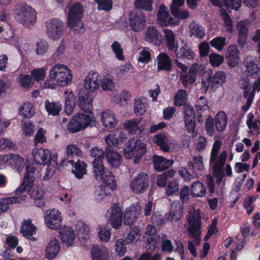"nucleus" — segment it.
Here are the masks:
<instances>
[{"label": "nucleus", "mask_w": 260, "mask_h": 260, "mask_svg": "<svg viewBox=\"0 0 260 260\" xmlns=\"http://www.w3.org/2000/svg\"><path fill=\"white\" fill-rule=\"evenodd\" d=\"M73 78L72 72L67 66L56 63L49 71L48 78L52 84L45 82L43 88H52L53 85L64 87L71 83Z\"/></svg>", "instance_id": "f257e3e1"}, {"label": "nucleus", "mask_w": 260, "mask_h": 260, "mask_svg": "<svg viewBox=\"0 0 260 260\" xmlns=\"http://www.w3.org/2000/svg\"><path fill=\"white\" fill-rule=\"evenodd\" d=\"M83 13V7L79 3H75L70 8L67 24L75 34H78L85 31V27L81 21Z\"/></svg>", "instance_id": "f03ea898"}, {"label": "nucleus", "mask_w": 260, "mask_h": 260, "mask_svg": "<svg viewBox=\"0 0 260 260\" xmlns=\"http://www.w3.org/2000/svg\"><path fill=\"white\" fill-rule=\"evenodd\" d=\"M101 179L96 180L102 181L103 184L95 187L94 196L98 202H101L105 197L110 194L111 191L116 188V183L112 173L107 171L106 173H102Z\"/></svg>", "instance_id": "7ed1b4c3"}, {"label": "nucleus", "mask_w": 260, "mask_h": 260, "mask_svg": "<svg viewBox=\"0 0 260 260\" xmlns=\"http://www.w3.org/2000/svg\"><path fill=\"white\" fill-rule=\"evenodd\" d=\"M15 14L16 19L26 27L34 25L37 20V12L24 3L17 5Z\"/></svg>", "instance_id": "20e7f679"}, {"label": "nucleus", "mask_w": 260, "mask_h": 260, "mask_svg": "<svg viewBox=\"0 0 260 260\" xmlns=\"http://www.w3.org/2000/svg\"><path fill=\"white\" fill-rule=\"evenodd\" d=\"M144 143L137 138L128 140L126 144L124 156L126 159H133L135 164H138L146 153Z\"/></svg>", "instance_id": "39448f33"}, {"label": "nucleus", "mask_w": 260, "mask_h": 260, "mask_svg": "<svg viewBox=\"0 0 260 260\" xmlns=\"http://www.w3.org/2000/svg\"><path fill=\"white\" fill-rule=\"evenodd\" d=\"M188 226L187 230L189 237L194 239V243L199 245L200 242L201 234V216L200 211L198 209L191 210L187 219Z\"/></svg>", "instance_id": "423d86ee"}, {"label": "nucleus", "mask_w": 260, "mask_h": 260, "mask_svg": "<svg viewBox=\"0 0 260 260\" xmlns=\"http://www.w3.org/2000/svg\"><path fill=\"white\" fill-rule=\"evenodd\" d=\"M92 112H79L75 115L68 124V129L71 133H76L87 127L92 121Z\"/></svg>", "instance_id": "0eeeda50"}, {"label": "nucleus", "mask_w": 260, "mask_h": 260, "mask_svg": "<svg viewBox=\"0 0 260 260\" xmlns=\"http://www.w3.org/2000/svg\"><path fill=\"white\" fill-rule=\"evenodd\" d=\"M226 81L227 76L225 73L222 71H217L213 76L203 78L202 87L205 92L208 91L210 87L211 90L215 91L219 87L225 84Z\"/></svg>", "instance_id": "6e6552de"}, {"label": "nucleus", "mask_w": 260, "mask_h": 260, "mask_svg": "<svg viewBox=\"0 0 260 260\" xmlns=\"http://www.w3.org/2000/svg\"><path fill=\"white\" fill-rule=\"evenodd\" d=\"M128 21L130 28L136 32H141L146 26V16L144 13L141 11H131L128 13Z\"/></svg>", "instance_id": "1a4fd4ad"}, {"label": "nucleus", "mask_w": 260, "mask_h": 260, "mask_svg": "<svg viewBox=\"0 0 260 260\" xmlns=\"http://www.w3.org/2000/svg\"><path fill=\"white\" fill-rule=\"evenodd\" d=\"M149 185V178L147 174L140 172L135 176L131 180L129 188L136 194H142L145 192Z\"/></svg>", "instance_id": "9d476101"}, {"label": "nucleus", "mask_w": 260, "mask_h": 260, "mask_svg": "<svg viewBox=\"0 0 260 260\" xmlns=\"http://www.w3.org/2000/svg\"><path fill=\"white\" fill-rule=\"evenodd\" d=\"M222 146V142L219 140H215L212 146L210 157V165L213 164L214 167L219 168L225 164L228 155L226 151H223L218 155Z\"/></svg>", "instance_id": "9b49d317"}, {"label": "nucleus", "mask_w": 260, "mask_h": 260, "mask_svg": "<svg viewBox=\"0 0 260 260\" xmlns=\"http://www.w3.org/2000/svg\"><path fill=\"white\" fill-rule=\"evenodd\" d=\"M91 155L94 158L92 161L93 173L95 178L101 179L102 173H106L108 170L105 168L102 161V158L104 157V153L103 150L98 147H94L91 149Z\"/></svg>", "instance_id": "f8f14e48"}, {"label": "nucleus", "mask_w": 260, "mask_h": 260, "mask_svg": "<svg viewBox=\"0 0 260 260\" xmlns=\"http://www.w3.org/2000/svg\"><path fill=\"white\" fill-rule=\"evenodd\" d=\"M46 32L48 38L58 40L64 32V24L57 19H50L46 22Z\"/></svg>", "instance_id": "ddd939ff"}, {"label": "nucleus", "mask_w": 260, "mask_h": 260, "mask_svg": "<svg viewBox=\"0 0 260 260\" xmlns=\"http://www.w3.org/2000/svg\"><path fill=\"white\" fill-rule=\"evenodd\" d=\"M157 22L161 26H176L180 21L171 16L169 10L164 4H161L157 13Z\"/></svg>", "instance_id": "4468645a"}, {"label": "nucleus", "mask_w": 260, "mask_h": 260, "mask_svg": "<svg viewBox=\"0 0 260 260\" xmlns=\"http://www.w3.org/2000/svg\"><path fill=\"white\" fill-rule=\"evenodd\" d=\"M122 212L119 204L116 203L112 205L107 211L108 220L112 228L117 229L122 223Z\"/></svg>", "instance_id": "2eb2a0df"}, {"label": "nucleus", "mask_w": 260, "mask_h": 260, "mask_svg": "<svg viewBox=\"0 0 260 260\" xmlns=\"http://www.w3.org/2000/svg\"><path fill=\"white\" fill-rule=\"evenodd\" d=\"M101 77L95 71L89 72L84 79V87L88 92L96 91L100 87Z\"/></svg>", "instance_id": "dca6fc26"}, {"label": "nucleus", "mask_w": 260, "mask_h": 260, "mask_svg": "<svg viewBox=\"0 0 260 260\" xmlns=\"http://www.w3.org/2000/svg\"><path fill=\"white\" fill-rule=\"evenodd\" d=\"M45 223L47 227L52 230H56L60 228L62 218L60 212L58 210L53 209L45 211Z\"/></svg>", "instance_id": "f3484780"}, {"label": "nucleus", "mask_w": 260, "mask_h": 260, "mask_svg": "<svg viewBox=\"0 0 260 260\" xmlns=\"http://www.w3.org/2000/svg\"><path fill=\"white\" fill-rule=\"evenodd\" d=\"M32 155L36 163L40 165H48L51 156V152L42 147L34 148Z\"/></svg>", "instance_id": "a211bd4d"}, {"label": "nucleus", "mask_w": 260, "mask_h": 260, "mask_svg": "<svg viewBox=\"0 0 260 260\" xmlns=\"http://www.w3.org/2000/svg\"><path fill=\"white\" fill-rule=\"evenodd\" d=\"M141 210V206L138 203L126 208L124 213V223L129 226L133 224L138 218Z\"/></svg>", "instance_id": "6ab92c4d"}, {"label": "nucleus", "mask_w": 260, "mask_h": 260, "mask_svg": "<svg viewBox=\"0 0 260 260\" xmlns=\"http://www.w3.org/2000/svg\"><path fill=\"white\" fill-rule=\"evenodd\" d=\"M224 164H223L219 168H215L213 164L210 165L213 169V174L216 177V183L218 184L221 183L224 177H231L233 175L231 166L230 164H226L225 167L223 168Z\"/></svg>", "instance_id": "aec40b11"}, {"label": "nucleus", "mask_w": 260, "mask_h": 260, "mask_svg": "<svg viewBox=\"0 0 260 260\" xmlns=\"http://www.w3.org/2000/svg\"><path fill=\"white\" fill-rule=\"evenodd\" d=\"M257 62V60L256 58L250 56L246 58L245 61L246 70L244 73L247 76L254 78L259 75L260 68L258 66Z\"/></svg>", "instance_id": "412c9836"}, {"label": "nucleus", "mask_w": 260, "mask_h": 260, "mask_svg": "<svg viewBox=\"0 0 260 260\" xmlns=\"http://www.w3.org/2000/svg\"><path fill=\"white\" fill-rule=\"evenodd\" d=\"M141 118H134L123 123L124 128L133 135L141 133L145 129L144 125L141 124Z\"/></svg>", "instance_id": "4be33fe9"}, {"label": "nucleus", "mask_w": 260, "mask_h": 260, "mask_svg": "<svg viewBox=\"0 0 260 260\" xmlns=\"http://www.w3.org/2000/svg\"><path fill=\"white\" fill-rule=\"evenodd\" d=\"M145 40L154 45L159 46L161 42V35L154 26H149L145 31Z\"/></svg>", "instance_id": "5701e85b"}, {"label": "nucleus", "mask_w": 260, "mask_h": 260, "mask_svg": "<svg viewBox=\"0 0 260 260\" xmlns=\"http://www.w3.org/2000/svg\"><path fill=\"white\" fill-rule=\"evenodd\" d=\"M226 59L228 65L231 67H235L239 63V51L237 47L234 45H230L228 47Z\"/></svg>", "instance_id": "b1692460"}, {"label": "nucleus", "mask_w": 260, "mask_h": 260, "mask_svg": "<svg viewBox=\"0 0 260 260\" xmlns=\"http://www.w3.org/2000/svg\"><path fill=\"white\" fill-rule=\"evenodd\" d=\"M59 237L62 243L68 247L73 245L75 239L74 231L69 226H64L60 230Z\"/></svg>", "instance_id": "393cba45"}, {"label": "nucleus", "mask_w": 260, "mask_h": 260, "mask_svg": "<svg viewBox=\"0 0 260 260\" xmlns=\"http://www.w3.org/2000/svg\"><path fill=\"white\" fill-rule=\"evenodd\" d=\"M46 191L42 186H37L31 190H30V197L34 200L36 205L39 207H44L45 202L44 201Z\"/></svg>", "instance_id": "a878e982"}, {"label": "nucleus", "mask_w": 260, "mask_h": 260, "mask_svg": "<svg viewBox=\"0 0 260 260\" xmlns=\"http://www.w3.org/2000/svg\"><path fill=\"white\" fill-rule=\"evenodd\" d=\"M153 164L155 170L161 172L168 169L174 163L173 159H168L161 156L154 155L152 158Z\"/></svg>", "instance_id": "bb28decb"}, {"label": "nucleus", "mask_w": 260, "mask_h": 260, "mask_svg": "<svg viewBox=\"0 0 260 260\" xmlns=\"http://www.w3.org/2000/svg\"><path fill=\"white\" fill-rule=\"evenodd\" d=\"M152 141L153 143L159 146L164 152L169 151L170 147L174 144V143L163 134L154 135Z\"/></svg>", "instance_id": "cd10ccee"}, {"label": "nucleus", "mask_w": 260, "mask_h": 260, "mask_svg": "<svg viewBox=\"0 0 260 260\" xmlns=\"http://www.w3.org/2000/svg\"><path fill=\"white\" fill-rule=\"evenodd\" d=\"M248 25L247 21H241L237 24V29L238 31V42L241 46H244L247 40Z\"/></svg>", "instance_id": "c85d7f7f"}, {"label": "nucleus", "mask_w": 260, "mask_h": 260, "mask_svg": "<svg viewBox=\"0 0 260 260\" xmlns=\"http://www.w3.org/2000/svg\"><path fill=\"white\" fill-rule=\"evenodd\" d=\"M198 64L194 63L190 67L188 74H183L180 75L183 85L187 87L188 84H192L195 82L197 79V69Z\"/></svg>", "instance_id": "c756f323"}, {"label": "nucleus", "mask_w": 260, "mask_h": 260, "mask_svg": "<svg viewBox=\"0 0 260 260\" xmlns=\"http://www.w3.org/2000/svg\"><path fill=\"white\" fill-rule=\"evenodd\" d=\"M183 206L179 202L174 203L172 210L166 214L167 221H177L182 216Z\"/></svg>", "instance_id": "7c9ffc66"}, {"label": "nucleus", "mask_w": 260, "mask_h": 260, "mask_svg": "<svg viewBox=\"0 0 260 260\" xmlns=\"http://www.w3.org/2000/svg\"><path fill=\"white\" fill-rule=\"evenodd\" d=\"M25 195L19 197H12L2 199L0 200V214L6 212L9 208V206L17 203H20L25 199Z\"/></svg>", "instance_id": "2f4dec72"}, {"label": "nucleus", "mask_w": 260, "mask_h": 260, "mask_svg": "<svg viewBox=\"0 0 260 260\" xmlns=\"http://www.w3.org/2000/svg\"><path fill=\"white\" fill-rule=\"evenodd\" d=\"M101 117L102 123L103 126L106 128H113L117 123V120L113 113L109 110L102 112Z\"/></svg>", "instance_id": "473e14b6"}, {"label": "nucleus", "mask_w": 260, "mask_h": 260, "mask_svg": "<svg viewBox=\"0 0 260 260\" xmlns=\"http://www.w3.org/2000/svg\"><path fill=\"white\" fill-rule=\"evenodd\" d=\"M107 161L114 168H118L122 163V156L118 152L109 149L105 151Z\"/></svg>", "instance_id": "72a5a7b5"}, {"label": "nucleus", "mask_w": 260, "mask_h": 260, "mask_svg": "<svg viewBox=\"0 0 260 260\" xmlns=\"http://www.w3.org/2000/svg\"><path fill=\"white\" fill-rule=\"evenodd\" d=\"M93 98L91 96L80 92L79 96V106L83 112H91Z\"/></svg>", "instance_id": "f704fd0d"}, {"label": "nucleus", "mask_w": 260, "mask_h": 260, "mask_svg": "<svg viewBox=\"0 0 260 260\" xmlns=\"http://www.w3.org/2000/svg\"><path fill=\"white\" fill-rule=\"evenodd\" d=\"M91 255L92 260H108L109 252L105 246L95 245L92 248Z\"/></svg>", "instance_id": "c9c22d12"}, {"label": "nucleus", "mask_w": 260, "mask_h": 260, "mask_svg": "<svg viewBox=\"0 0 260 260\" xmlns=\"http://www.w3.org/2000/svg\"><path fill=\"white\" fill-rule=\"evenodd\" d=\"M157 70L169 71L171 70L172 61L170 57L165 53H161L156 58Z\"/></svg>", "instance_id": "e433bc0d"}, {"label": "nucleus", "mask_w": 260, "mask_h": 260, "mask_svg": "<svg viewBox=\"0 0 260 260\" xmlns=\"http://www.w3.org/2000/svg\"><path fill=\"white\" fill-rule=\"evenodd\" d=\"M69 162L72 165V172L75 177L78 179H81L86 174V165L82 161L78 160L77 162L73 160H70Z\"/></svg>", "instance_id": "4c0bfd02"}, {"label": "nucleus", "mask_w": 260, "mask_h": 260, "mask_svg": "<svg viewBox=\"0 0 260 260\" xmlns=\"http://www.w3.org/2000/svg\"><path fill=\"white\" fill-rule=\"evenodd\" d=\"M75 231L79 239L85 240L89 238V227L83 221L80 220L77 221L75 224Z\"/></svg>", "instance_id": "58836bf2"}, {"label": "nucleus", "mask_w": 260, "mask_h": 260, "mask_svg": "<svg viewBox=\"0 0 260 260\" xmlns=\"http://www.w3.org/2000/svg\"><path fill=\"white\" fill-rule=\"evenodd\" d=\"M228 117L225 113L222 111L218 112L214 117L216 130L218 132L224 131L227 125Z\"/></svg>", "instance_id": "ea45409f"}, {"label": "nucleus", "mask_w": 260, "mask_h": 260, "mask_svg": "<svg viewBox=\"0 0 260 260\" xmlns=\"http://www.w3.org/2000/svg\"><path fill=\"white\" fill-rule=\"evenodd\" d=\"M175 53V57L177 58L192 59L194 56V53L190 48L186 45L180 47L179 49L175 48L174 50Z\"/></svg>", "instance_id": "a19ab883"}, {"label": "nucleus", "mask_w": 260, "mask_h": 260, "mask_svg": "<svg viewBox=\"0 0 260 260\" xmlns=\"http://www.w3.org/2000/svg\"><path fill=\"white\" fill-rule=\"evenodd\" d=\"M36 227L31 223V221L29 220L25 221L21 228V232L23 236L34 241L37 240L35 237H32L36 233Z\"/></svg>", "instance_id": "79ce46f5"}, {"label": "nucleus", "mask_w": 260, "mask_h": 260, "mask_svg": "<svg viewBox=\"0 0 260 260\" xmlns=\"http://www.w3.org/2000/svg\"><path fill=\"white\" fill-rule=\"evenodd\" d=\"M60 249L58 241L53 238L51 240L47 246L46 256L48 259H52L58 254Z\"/></svg>", "instance_id": "37998d69"}, {"label": "nucleus", "mask_w": 260, "mask_h": 260, "mask_svg": "<svg viewBox=\"0 0 260 260\" xmlns=\"http://www.w3.org/2000/svg\"><path fill=\"white\" fill-rule=\"evenodd\" d=\"M19 114L24 118H30L35 114L33 105L29 102H25L19 106Z\"/></svg>", "instance_id": "c03bdc74"}, {"label": "nucleus", "mask_w": 260, "mask_h": 260, "mask_svg": "<svg viewBox=\"0 0 260 260\" xmlns=\"http://www.w3.org/2000/svg\"><path fill=\"white\" fill-rule=\"evenodd\" d=\"M148 108L147 101L145 98H138L135 99L134 111L137 115L144 114Z\"/></svg>", "instance_id": "a18cd8bd"}, {"label": "nucleus", "mask_w": 260, "mask_h": 260, "mask_svg": "<svg viewBox=\"0 0 260 260\" xmlns=\"http://www.w3.org/2000/svg\"><path fill=\"white\" fill-rule=\"evenodd\" d=\"M145 233L148 235L147 240L148 245H149L148 248L150 250L154 249L158 239L155 228L151 225H148Z\"/></svg>", "instance_id": "49530a36"}, {"label": "nucleus", "mask_w": 260, "mask_h": 260, "mask_svg": "<svg viewBox=\"0 0 260 260\" xmlns=\"http://www.w3.org/2000/svg\"><path fill=\"white\" fill-rule=\"evenodd\" d=\"M190 36H194L199 39H203L205 35L204 28L195 21H192L189 25Z\"/></svg>", "instance_id": "de8ad7c7"}, {"label": "nucleus", "mask_w": 260, "mask_h": 260, "mask_svg": "<svg viewBox=\"0 0 260 260\" xmlns=\"http://www.w3.org/2000/svg\"><path fill=\"white\" fill-rule=\"evenodd\" d=\"M206 189L204 184L199 181L194 182L191 186V194L193 197H203L205 196Z\"/></svg>", "instance_id": "09e8293b"}, {"label": "nucleus", "mask_w": 260, "mask_h": 260, "mask_svg": "<svg viewBox=\"0 0 260 260\" xmlns=\"http://www.w3.org/2000/svg\"><path fill=\"white\" fill-rule=\"evenodd\" d=\"M45 109L49 115L57 116L60 113L62 106L59 102H54L47 100L45 102Z\"/></svg>", "instance_id": "8fccbe9b"}, {"label": "nucleus", "mask_w": 260, "mask_h": 260, "mask_svg": "<svg viewBox=\"0 0 260 260\" xmlns=\"http://www.w3.org/2000/svg\"><path fill=\"white\" fill-rule=\"evenodd\" d=\"M163 31L169 50L171 52L174 51L175 48H177L175 45V36L174 33L169 29H164Z\"/></svg>", "instance_id": "3c124183"}, {"label": "nucleus", "mask_w": 260, "mask_h": 260, "mask_svg": "<svg viewBox=\"0 0 260 260\" xmlns=\"http://www.w3.org/2000/svg\"><path fill=\"white\" fill-rule=\"evenodd\" d=\"M18 85L23 88L28 89L34 84V80L29 75L20 74L17 78Z\"/></svg>", "instance_id": "603ef678"}, {"label": "nucleus", "mask_w": 260, "mask_h": 260, "mask_svg": "<svg viewBox=\"0 0 260 260\" xmlns=\"http://www.w3.org/2000/svg\"><path fill=\"white\" fill-rule=\"evenodd\" d=\"M75 106V96L72 92L67 94L65 98L64 112L68 115H71Z\"/></svg>", "instance_id": "864d4df0"}, {"label": "nucleus", "mask_w": 260, "mask_h": 260, "mask_svg": "<svg viewBox=\"0 0 260 260\" xmlns=\"http://www.w3.org/2000/svg\"><path fill=\"white\" fill-rule=\"evenodd\" d=\"M188 166L194 172L203 169L204 166L202 156L200 155L194 156L191 161H188Z\"/></svg>", "instance_id": "5fc2aeb1"}, {"label": "nucleus", "mask_w": 260, "mask_h": 260, "mask_svg": "<svg viewBox=\"0 0 260 260\" xmlns=\"http://www.w3.org/2000/svg\"><path fill=\"white\" fill-rule=\"evenodd\" d=\"M153 0H135L134 6L137 9L151 12L153 10Z\"/></svg>", "instance_id": "6e6d98bb"}, {"label": "nucleus", "mask_w": 260, "mask_h": 260, "mask_svg": "<svg viewBox=\"0 0 260 260\" xmlns=\"http://www.w3.org/2000/svg\"><path fill=\"white\" fill-rule=\"evenodd\" d=\"M49 46L47 41L44 39H41L36 43V53L38 55H44L49 50Z\"/></svg>", "instance_id": "4d7b16f0"}, {"label": "nucleus", "mask_w": 260, "mask_h": 260, "mask_svg": "<svg viewBox=\"0 0 260 260\" xmlns=\"http://www.w3.org/2000/svg\"><path fill=\"white\" fill-rule=\"evenodd\" d=\"M140 236L141 235L139 228H135L132 229L125 238V242L126 244L135 243L139 240Z\"/></svg>", "instance_id": "13d9d810"}, {"label": "nucleus", "mask_w": 260, "mask_h": 260, "mask_svg": "<svg viewBox=\"0 0 260 260\" xmlns=\"http://www.w3.org/2000/svg\"><path fill=\"white\" fill-rule=\"evenodd\" d=\"M98 230V236L99 239L103 242H108L111 237L110 229L102 226L99 228Z\"/></svg>", "instance_id": "bf43d9fd"}, {"label": "nucleus", "mask_w": 260, "mask_h": 260, "mask_svg": "<svg viewBox=\"0 0 260 260\" xmlns=\"http://www.w3.org/2000/svg\"><path fill=\"white\" fill-rule=\"evenodd\" d=\"M175 104L176 106H181L185 104L187 100V93L185 90L180 89L175 96Z\"/></svg>", "instance_id": "052dcab7"}, {"label": "nucleus", "mask_w": 260, "mask_h": 260, "mask_svg": "<svg viewBox=\"0 0 260 260\" xmlns=\"http://www.w3.org/2000/svg\"><path fill=\"white\" fill-rule=\"evenodd\" d=\"M172 14L175 17V18L178 20L185 19L189 17V13L187 10H182L180 8H176L173 7L171 10Z\"/></svg>", "instance_id": "680f3d73"}, {"label": "nucleus", "mask_w": 260, "mask_h": 260, "mask_svg": "<svg viewBox=\"0 0 260 260\" xmlns=\"http://www.w3.org/2000/svg\"><path fill=\"white\" fill-rule=\"evenodd\" d=\"M100 85L103 90H112L115 84L113 79L108 76H104L100 81Z\"/></svg>", "instance_id": "e2e57ef3"}, {"label": "nucleus", "mask_w": 260, "mask_h": 260, "mask_svg": "<svg viewBox=\"0 0 260 260\" xmlns=\"http://www.w3.org/2000/svg\"><path fill=\"white\" fill-rule=\"evenodd\" d=\"M21 129L24 135L29 136L34 133L35 127L30 121L22 120L21 121Z\"/></svg>", "instance_id": "0e129e2a"}, {"label": "nucleus", "mask_w": 260, "mask_h": 260, "mask_svg": "<svg viewBox=\"0 0 260 260\" xmlns=\"http://www.w3.org/2000/svg\"><path fill=\"white\" fill-rule=\"evenodd\" d=\"M226 38L225 37H217L211 40L210 44L218 51H221L226 44Z\"/></svg>", "instance_id": "69168bd1"}, {"label": "nucleus", "mask_w": 260, "mask_h": 260, "mask_svg": "<svg viewBox=\"0 0 260 260\" xmlns=\"http://www.w3.org/2000/svg\"><path fill=\"white\" fill-rule=\"evenodd\" d=\"M175 173V171L174 170H171L165 172L164 174L158 176L156 179V184L157 186L160 187L165 186L167 181V177H173Z\"/></svg>", "instance_id": "338daca9"}, {"label": "nucleus", "mask_w": 260, "mask_h": 260, "mask_svg": "<svg viewBox=\"0 0 260 260\" xmlns=\"http://www.w3.org/2000/svg\"><path fill=\"white\" fill-rule=\"evenodd\" d=\"M224 59L223 56L216 53H211L209 56V62L213 67L220 66L223 62Z\"/></svg>", "instance_id": "774afa93"}]
</instances>
